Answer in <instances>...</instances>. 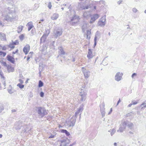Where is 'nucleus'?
<instances>
[{"mask_svg": "<svg viewBox=\"0 0 146 146\" xmlns=\"http://www.w3.org/2000/svg\"><path fill=\"white\" fill-rule=\"evenodd\" d=\"M37 112L39 118H42L48 113L47 111L44 108L40 107L38 108Z\"/></svg>", "mask_w": 146, "mask_h": 146, "instance_id": "nucleus-1", "label": "nucleus"}, {"mask_svg": "<svg viewBox=\"0 0 146 146\" xmlns=\"http://www.w3.org/2000/svg\"><path fill=\"white\" fill-rule=\"evenodd\" d=\"M76 117L73 116L70 119L66 120L65 124L69 127H73L75 125Z\"/></svg>", "mask_w": 146, "mask_h": 146, "instance_id": "nucleus-2", "label": "nucleus"}, {"mask_svg": "<svg viewBox=\"0 0 146 146\" xmlns=\"http://www.w3.org/2000/svg\"><path fill=\"white\" fill-rule=\"evenodd\" d=\"M15 13H9L6 16H5L4 19L7 21H12L13 20L15 17L13 16V15H14Z\"/></svg>", "mask_w": 146, "mask_h": 146, "instance_id": "nucleus-3", "label": "nucleus"}, {"mask_svg": "<svg viewBox=\"0 0 146 146\" xmlns=\"http://www.w3.org/2000/svg\"><path fill=\"white\" fill-rule=\"evenodd\" d=\"M106 23V16H104L101 18L99 21L98 23V26L101 27H104Z\"/></svg>", "mask_w": 146, "mask_h": 146, "instance_id": "nucleus-4", "label": "nucleus"}, {"mask_svg": "<svg viewBox=\"0 0 146 146\" xmlns=\"http://www.w3.org/2000/svg\"><path fill=\"white\" fill-rule=\"evenodd\" d=\"M126 122L125 121H124L120 125V127L119 129L117 130L118 132H122L125 128V127L126 126Z\"/></svg>", "mask_w": 146, "mask_h": 146, "instance_id": "nucleus-5", "label": "nucleus"}, {"mask_svg": "<svg viewBox=\"0 0 146 146\" xmlns=\"http://www.w3.org/2000/svg\"><path fill=\"white\" fill-rule=\"evenodd\" d=\"M22 126L21 122L19 121L16 122L13 127V129L16 130H19L20 129Z\"/></svg>", "mask_w": 146, "mask_h": 146, "instance_id": "nucleus-6", "label": "nucleus"}, {"mask_svg": "<svg viewBox=\"0 0 146 146\" xmlns=\"http://www.w3.org/2000/svg\"><path fill=\"white\" fill-rule=\"evenodd\" d=\"M87 92L86 91H84L83 92L80 93V96L81 97L80 98L81 101H84L85 100L86 98Z\"/></svg>", "mask_w": 146, "mask_h": 146, "instance_id": "nucleus-7", "label": "nucleus"}, {"mask_svg": "<svg viewBox=\"0 0 146 146\" xmlns=\"http://www.w3.org/2000/svg\"><path fill=\"white\" fill-rule=\"evenodd\" d=\"M123 75V74L122 73L119 72L117 73L115 76V80L117 81H120Z\"/></svg>", "mask_w": 146, "mask_h": 146, "instance_id": "nucleus-8", "label": "nucleus"}, {"mask_svg": "<svg viewBox=\"0 0 146 146\" xmlns=\"http://www.w3.org/2000/svg\"><path fill=\"white\" fill-rule=\"evenodd\" d=\"M82 71L83 73L85 78H88L90 76V72L88 70H86L84 67L82 68Z\"/></svg>", "mask_w": 146, "mask_h": 146, "instance_id": "nucleus-9", "label": "nucleus"}, {"mask_svg": "<svg viewBox=\"0 0 146 146\" xmlns=\"http://www.w3.org/2000/svg\"><path fill=\"white\" fill-rule=\"evenodd\" d=\"M62 33V30L60 29H57L55 30L54 32V36L56 38L61 36Z\"/></svg>", "mask_w": 146, "mask_h": 146, "instance_id": "nucleus-10", "label": "nucleus"}, {"mask_svg": "<svg viewBox=\"0 0 146 146\" xmlns=\"http://www.w3.org/2000/svg\"><path fill=\"white\" fill-rule=\"evenodd\" d=\"M67 139L64 138L60 141V146H66L68 143L67 141H68Z\"/></svg>", "mask_w": 146, "mask_h": 146, "instance_id": "nucleus-11", "label": "nucleus"}, {"mask_svg": "<svg viewBox=\"0 0 146 146\" xmlns=\"http://www.w3.org/2000/svg\"><path fill=\"white\" fill-rule=\"evenodd\" d=\"M30 49V47L29 45H26L23 48V51L25 54H27Z\"/></svg>", "mask_w": 146, "mask_h": 146, "instance_id": "nucleus-12", "label": "nucleus"}, {"mask_svg": "<svg viewBox=\"0 0 146 146\" xmlns=\"http://www.w3.org/2000/svg\"><path fill=\"white\" fill-rule=\"evenodd\" d=\"M0 40L2 41L6 40V35L4 33L0 32Z\"/></svg>", "mask_w": 146, "mask_h": 146, "instance_id": "nucleus-13", "label": "nucleus"}, {"mask_svg": "<svg viewBox=\"0 0 146 146\" xmlns=\"http://www.w3.org/2000/svg\"><path fill=\"white\" fill-rule=\"evenodd\" d=\"M7 60L13 64H14L15 62V59L12 56L8 55L7 56Z\"/></svg>", "mask_w": 146, "mask_h": 146, "instance_id": "nucleus-14", "label": "nucleus"}, {"mask_svg": "<svg viewBox=\"0 0 146 146\" xmlns=\"http://www.w3.org/2000/svg\"><path fill=\"white\" fill-rule=\"evenodd\" d=\"M87 56L89 59L92 58L93 56L91 50L90 49H89L88 50V54Z\"/></svg>", "mask_w": 146, "mask_h": 146, "instance_id": "nucleus-15", "label": "nucleus"}, {"mask_svg": "<svg viewBox=\"0 0 146 146\" xmlns=\"http://www.w3.org/2000/svg\"><path fill=\"white\" fill-rule=\"evenodd\" d=\"M83 106L82 105H81L80 106L79 108L78 109V110L77 111L75 112V115L74 117H77V115L80 113V112L82 111L83 110Z\"/></svg>", "mask_w": 146, "mask_h": 146, "instance_id": "nucleus-16", "label": "nucleus"}, {"mask_svg": "<svg viewBox=\"0 0 146 146\" xmlns=\"http://www.w3.org/2000/svg\"><path fill=\"white\" fill-rule=\"evenodd\" d=\"M126 122V125H127L128 127L131 129L133 127V125L132 123L129 122L128 121H125Z\"/></svg>", "mask_w": 146, "mask_h": 146, "instance_id": "nucleus-17", "label": "nucleus"}, {"mask_svg": "<svg viewBox=\"0 0 146 146\" xmlns=\"http://www.w3.org/2000/svg\"><path fill=\"white\" fill-rule=\"evenodd\" d=\"M140 107L141 108V110H143L146 108V100L142 103Z\"/></svg>", "mask_w": 146, "mask_h": 146, "instance_id": "nucleus-18", "label": "nucleus"}, {"mask_svg": "<svg viewBox=\"0 0 146 146\" xmlns=\"http://www.w3.org/2000/svg\"><path fill=\"white\" fill-rule=\"evenodd\" d=\"M27 25L28 26V30L29 31L33 27V26L32 22H29L27 23Z\"/></svg>", "mask_w": 146, "mask_h": 146, "instance_id": "nucleus-19", "label": "nucleus"}, {"mask_svg": "<svg viewBox=\"0 0 146 146\" xmlns=\"http://www.w3.org/2000/svg\"><path fill=\"white\" fill-rule=\"evenodd\" d=\"M7 67V68L8 71L9 72H13L14 70L13 68H12L11 65H8Z\"/></svg>", "mask_w": 146, "mask_h": 146, "instance_id": "nucleus-20", "label": "nucleus"}, {"mask_svg": "<svg viewBox=\"0 0 146 146\" xmlns=\"http://www.w3.org/2000/svg\"><path fill=\"white\" fill-rule=\"evenodd\" d=\"M58 17V14L57 13H54L51 17V18L52 20H56L57 19Z\"/></svg>", "mask_w": 146, "mask_h": 146, "instance_id": "nucleus-21", "label": "nucleus"}, {"mask_svg": "<svg viewBox=\"0 0 146 146\" xmlns=\"http://www.w3.org/2000/svg\"><path fill=\"white\" fill-rule=\"evenodd\" d=\"M61 132L62 133H65L67 136H69L70 135L69 132L65 129L61 130Z\"/></svg>", "mask_w": 146, "mask_h": 146, "instance_id": "nucleus-22", "label": "nucleus"}, {"mask_svg": "<svg viewBox=\"0 0 146 146\" xmlns=\"http://www.w3.org/2000/svg\"><path fill=\"white\" fill-rule=\"evenodd\" d=\"M78 17L76 15H74L73 17H72V18L71 19V21H72L74 20H76V21L75 22H74V23H77L78 21Z\"/></svg>", "mask_w": 146, "mask_h": 146, "instance_id": "nucleus-23", "label": "nucleus"}, {"mask_svg": "<svg viewBox=\"0 0 146 146\" xmlns=\"http://www.w3.org/2000/svg\"><path fill=\"white\" fill-rule=\"evenodd\" d=\"M78 8L79 9H83L84 6L82 3H79L78 6Z\"/></svg>", "mask_w": 146, "mask_h": 146, "instance_id": "nucleus-24", "label": "nucleus"}, {"mask_svg": "<svg viewBox=\"0 0 146 146\" xmlns=\"http://www.w3.org/2000/svg\"><path fill=\"white\" fill-rule=\"evenodd\" d=\"M87 27V25L86 23H84L82 27V29L83 32H84L85 31V30L86 29Z\"/></svg>", "mask_w": 146, "mask_h": 146, "instance_id": "nucleus-25", "label": "nucleus"}, {"mask_svg": "<svg viewBox=\"0 0 146 146\" xmlns=\"http://www.w3.org/2000/svg\"><path fill=\"white\" fill-rule=\"evenodd\" d=\"M101 112L102 117L104 116L105 114V108H104L102 109H101Z\"/></svg>", "mask_w": 146, "mask_h": 146, "instance_id": "nucleus-26", "label": "nucleus"}, {"mask_svg": "<svg viewBox=\"0 0 146 146\" xmlns=\"http://www.w3.org/2000/svg\"><path fill=\"white\" fill-rule=\"evenodd\" d=\"M108 131L111 132V136H112L115 133V129H110Z\"/></svg>", "mask_w": 146, "mask_h": 146, "instance_id": "nucleus-27", "label": "nucleus"}, {"mask_svg": "<svg viewBox=\"0 0 146 146\" xmlns=\"http://www.w3.org/2000/svg\"><path fill=\"white\" fill-rule=\"evenodd\" d=\"M59 49L60 50V53L61 54H65V52L62 47H59Z\"/></svg>", "mask_w": 146, "mask_h": 146, "instance_id": "nucleus-28", "label": "nucleus"}, {"mask_svg": "<svg viewBox=\"0 0 146 146\" xmlns=\"http://www.w3.org/2000/svg\"><path fill=\"white\" fill-rule=\"evenodd\" d=\"M99 17V15L98 14H96L93 15V16L92 17L94 19L96 20V19H97Z\"/></svg>", "mask_w": 146, "mask_h": 146, "instance_id": "nucleus-29", "label": "nucleus"}, {"mask_svg": "<svg viewBox=\"0 0 146 146\" xmlns=\"http://www.w3.org/2000/svg\"><path fill=\"white\" fill-rule=\"evenodd\" d=\"M43 85V82L41 80H40L39 82L38 86L39 87H41Z\"/></svg>", "mask_w": 146, "mask_h": 146, "instance_id": "nucleus-30", "label": "nucleus"}, {"mask_svg": "<svg viewBox=\"0 0 146 146\" xmlns=\"http://www.w3.org/2000/svg\"><path fill=\"white\" fill-rule=\"evenodd\" d=\"M17 86H18L21 89H22L24 88V85H23L21 84L20 83H19L17 84Z\"/></svg>", "mask_w": 146, "mask_h": 146, "instance_id": "nucleus-31", "label": "nucleus"}, {"mask_svg": "<svg viewBox=\"0 0 146 146\" xmlns=\"http://www.w3.org/2000/svg\"><path fill=\"white\" fill-rule=\"evenodd\" d=\"M23 27L22 26H19L18 28V30H19V31H18V33H19V32H21L22 30L23 29Z\"/></svg>", "mask_w": 146, "mask_h": 146, "instance_id": "nucleus-32", "label": "nucleus"}, {"mask_svg": "<svg viewBox=\"0 0 146 146\" xmlns=\"http://www.w3.org/2000/svg\"><path fill=\"white\" fill-rule=\"evenodd\" d=\"M29 127L27 125H25L24 127V130H23V131H24V132H25L27 130H28V129Z\"/></svg>", "mask_w": 146, "mask_h": 146, "instance_id": "nucleus-33", "label": "nucleus"}, {"mask_svg": "<svg viewBox=\"0 0 146 146\" xmlns=\"http://www.w3.org/2000/svg\"><path fill=\"white\" fill-rule=\"evenodd\" d=\"M46 36L45 34H44L41 38L43 40V42H44L45 39L46 38Z\"/></svg>", "mask_w": 146, "mask_h": 146, "instance_id": "nucleus-34", "label": "nucleus"}, {"mask_svg": "<svg viewBox=\"0 0 146 146\" xmlns=\"http://www.w3.org/2000/svg\"><path fill=\"white\" fill-rule=\"evenodd\" d=\"M6 55V53L2 51H0V56L2 55L4 57Z\"/></svg>", "mask_w": 146, "mask_h": 146, "instance_id": "nucleus-35", "label": "nucleus"}, {"mask_svg": "<svg viewBox=\"0 0 146 146\" xmlns=\"http://www.w3.org/2000/svg\"><path fill=\"white\" fill-rule=\"evenodd\" d=\"M52 133H54V134L53 135H52L51 134V135L49 137V138H53L56 135V133L55 132H54V131H53Z\"/></svg>", "mask_w": 146, "mask_h": 146, "instance_id": "nucleus-36", "label": "nucleus"}, {"mask_svg": "<svg viewBox=\"0 0 146 146\" xmlns=\"http://www.w3.org/2000/svg\"><path fill=\"white\" fill-rule=\"evenodd\" d=\"M1 64L3 66H5L6 67H7L8 65L6 64V63L5 62L3 61L2 62Z\"/></svg>", "mask_w": 146, "mask_h": 146, "instance_id": "nucleus-37", "label": "nucleus"}, {"mask_svg": "<svg viewBox=\"0 0 146 146\" xmlns=\"http://www.w3.org/2000/svg\"><path fill=\"white\" fill-rule=\"evenodd\" d=\"M97 36H96V35L95 36V37L94 38V46H96V44H97L96 40L97 39Z\"/></svg>", "mask_w": 146, "mask_h": 146, "instance_id": "nucleus-38", "label": "nucleus"}, {"mask_svg": "<svg viewBox=\"0 0 146 146\" xmlns=\"http://www.w3.org/2000/svg\"><path fill=\"white\" fill-rule=\"evenodd\" d=\"M8 92L9 93V94H11L13 93V92L12 91V89H9L8 88Z\"/></svg>", "mask_w": 146, "mask_h": 146, "instance_id": "nucleus-39", "label": "nucleus"}, {"mask_svg": "<svg viewBox=\"0 0 146 146\" xmlns=\"http://www.w3.org/2000/svg\"><path fill=\"white\" fill-rule=\"evenodd\" d=\"M48 8L50 9H51V8L52 7V5H51V2H49L48 3Z\"/></svg>", "mask_w": 146, "mask_h": 146, "instance_id": "nucleus-40", "label": "nucleus"}, {"mask_svg": "<svg viewBox=\"0 0 146 146\" xmlns=\"http://www.w3.org/2000/svg\"><path fill=\"white\" fill-rule=\"evenodd\" d=\"M13 44L14 45L18 44L19 42L17 40H16L14 42H13Z\"/></svg>", "mask_w": 146, "mask_h": 146, "instance_id": "nucleus-41", "label": "nucleus"}, {"mask_svg": "<svg viewBox=\"0 0 146 146\" xmlns=\"http://www.w3.org/2000/svg\"><path fill=\"white\" fill-rule=\"evenodd\" d=\"M91 33V32L89 30H88L87 31V34H86V35H87V37L88 38V35H90Z\"/></svg>", "mask_w": 146, "mask_h": 146, "instance_id": "nucleus-42", "label": "nucleus"}, {"mask_svg": "<svg viewBox=\"0 0 146 146\" xmlns=\"http://www.w3.org/2000/svg\"><path fill=\"white\" fill-rule=\"evenodd\" d=\"M35 33V30H33L32 29L31 31V35L33 36L34 34V33Z\"/></svg>", "mask_w": 146, "mask_h": 146, "instance_id": "nucleus-43", "label": "nucleus"}, {"mask_svg": "<svg viewBox=\"0 0 146 146\" xmlns=\"http://www.w3.org/2000/svg\"><path fill=\"white\" fill-rule=\"evenodd\" d=\"M4 109V108L3 106L1 105L0 106V113L2 112Z\"/></svg>", "mask_w": 146, "mask_h": 146, "instance_id": "nucleus-44", "label": "nucleus"}, {"mask_svg": "<svg viewBox=\"0 0 146 146\" xmlns=\"http://www.w3.org/2000/svg\"><path fill=\"white\" fill-rule=\"evenodd\" d=\"M99 3L100 4H103L104 5L105 2L104 1L101 0L99 2Z\"/></svg>", "mask_w": 146, "mask_h": 146, "instance_id": "nucleus-45", "label": "nucleus"}, {"mask_svg": "<svg viewBox=\"0 0 146 146\" xmlns=\"http://www.w3.org/2000/svg\"><path fill=\"white\" fill-rule=\"evenodd\" d=\"M95 21V20L92 17L91 18V20H90V23H92L93 22H94Z\"/></svg>", "mask_w": 146, "mask_h": 146, "instance_id": "nucleus-46", "label": "nucleus"}, {"mask_svg": "<svg viewBox=\"0 0 146 146\" xmlns=\"http://www.w3.org/2000/svg\"><path fill=\"white\" fill-rule=\"evenodd\" d=\"M133 11L135 13H136L137 11V10L135 8H134L132 9Z\"/></svg>", "mask_w": 146, "mask_h": 146, "instance_id": "nucleus-47", "label": "nucleus"}, {"mask_svg": "<svg viewBox=\"0 0 146 146\" xmlns=\"http://www.w3.org/2000/svg\"><path fill=\"white\" fill-rule=\"evenodd\" d=\"M90 5H87L86 6H84V9H88L90 7Z\"/></svg>", "mask_w": 146, "mask_h": 146, "instance_id": "nucleus-48", "label": "nucleus"}, {"mask_svg": "<svg viewBox=\"0 0 146 146\" xmlns=\"http://www.w3.org/2000/svg\"><path fill=\"white\" fill-rule=\"evenodd\" d=\"M2 78H3L4 79V81L3 82V85H4V87L6 86V83L5 82V81L4 80V77L3 76H2Z\"/></svg>", "mask_w": 146, "mask_h": 146, "instance_id": "nucleus-49", "label": "nucleus"}, {"mask_svg": "<svg viewBox=\"0 0 146 146\" xmlns=\"http://www.w3.org/2000/svg\"><path fill=\"white\" fill-rule=\"evenodd\" d=\"M40 96L41 97H43L44 96V93L42 92H41L40 93Z\"/></svg>", "mask_w": 146, "mask_h": 146, "instance_id": "nucleus-50", "label": "nucleus"}, {"mask_svg": "<svg viewBox=\"0 0 146 146\" xmlns=\"http://www.w3.org/2000/svg\"><path fill=\"white\" fill-rule=\"evenodd\" d=\"M19 37L21 40H22L24 38V36L23 35H21L19 36Z\"/></svg>", "mask_w": 146, "mask_h": 146, "instance_id": "nucleus-51", "label": "nucleus"}, {"mask_svg": "<svg viewBox=\"0 0 146 146\" xmlns=\"http://www.w3.org/2000/svg\"><path fill=\"white\" fill-rule=\"evenodd\" d=\"M131 103L133 105H136L138 103L137 102L134 101H132Z\"/></svg>", "mask_w": 146, "mask_h": 146, "instance_id": "nucleus-52", "label": "nucleus"}, {"mask_svg": "<svg viewBox=\"0 0 146 146\" xmlns=\"http://www.w3.org/2000/svg\"><path fill=\"white\" fill-rule=\"evenodd\" d=\"M137 75V74L135 73H134L133 74H132V75L131 76L132 78H133L134 77L136 76Z\"/></svg>", "mask_w": 146, "mask_h": 146, "instance_id": "nucleus-53", "label": "nucleus"}, {"mask_svg": "<svg viewBox=\"0 0 146 146\" xmlns=\"http://www.w3.org/2000/svg\"><path fill=\"white\" fill-rule=\"evenodd\" d=\"M46 32V34H47V36L50 33V30H45Z\"/></svg>", "mask_w": 146, "mask_h": 146, "instance_id": "nucleus-54", "label": "nucleus"}, {"mask_svg": "<svg viewBox=\"0 0 146 146\" xmlns=\"http://www.w3.org/2000/svg\"><path fill=\"white\" fill-rule=\"evenodd\" d=\"M13 44L10 45V47L12 48H13L15 47L14 46Z\"/></svg>", "mask_w": 146, "mask_h": 146, "instance_id": "nucleus-55", "label": "nucleus"}, {"mask_svg": "<svg viewBox=\"0 0 146 146\" xmlns=\"http://www.w3.org/2000/svg\"><path fill=\"white\" fill-rule=\"evenodd\" d=\"M33 53V52H30L29 54V56H30V57H32V55Z\"/></svg>", "mask_w": 146, "mask_h": 146, "instance_id": "nucleus-56", "label": "nucleus"}, {"mask_svg": "<svg viewBox=\"0 0 146 146\" xmlns=\"http://www.w3.org/2000/svg\"><path fill=\"white\" fill-rule=\"evenodd\" d=\"M19 81L21 83V84L23 83V81L21 79H19Z\"/></svg>", "mask_w": 146, "mask_h": 146, "instance_id": "nucleus-57", "label": "nucleus"}, {"mask_svg": "<svg viewBox=\"0 0 146 146\" xmlns=\"http://www.w3.org/2000/svg\"><path fill=\"white\" fill-rule=\"evenodd\" d=\"M112 108H111L110 109V111L108 113V114H110L112 112Z\"/></svg>", "mask_w": 146, "mask_h": 146, "instance_id": "nucleus-58", "label": "nucleus"}, {"mask_svg": "<svg viewBox=\"0 0 146 146\" xmlns=\"http://www.w3.org/2000/svg\"><path fill=\"white\" fill-rule=\"evenodd\" d=\"M18 51V49H17L15 52H13V54H15Z\"/></svg>", "mask_w": 146, "mask_h": 146, "instance_id": "nucleus-59", "label": "nucleus"}, {"mask_svg": "<svg viewBox=\"0 0 146 146\" xmlns=\"http://www.w3.org/2000/svg\"><path fill=\"white\" fill-rule=\"evenodd\" d=\"M76 144V143L75 142H74L72 144H70V146H72L73 145Z\"/></svg>", "mask_w": 146, "mask_h": 146, "instance_id": "nucleus-60", "label": "nucleus"}, {"mask_svg": "<svg viewBox=\"0 0 146 146\" xmlns=\"http://www.w3.org/2000/svg\"><path fill=\"white\" fill-rule=\"evenodd\" d=\"M120 102H121L120 99H119L117 102V106Z\"/></svg>", "mask_w": 146, "mask_h": 146, "instance_id": "nucleus-61", "label": "nucleus"}, {"mask_svg": "<svg viewBox=\"0 0 146 146\" xmlns=\"http://www.w3.org/2000/svg\"><path fill=\"white\" fill-rule=\"evenodd\" d=\"M42 39L41 38H40V43L41 44L42 42H43V41H42Z\"/></svg>", "mask_w": 146, "mask_h": 146, "instance_id": "nucleus-62", "label": "nucleus"}, {"mask_svg": "<svg viewBox=\"0 0 146 146\" xmlns=\"http://www.w3.org/2000/svg\"><path fill=\"white\" fill-rule=\"evenodd\" d=\"M31 57H30V56L28 55L27 57V60L28 61Z\"/></svg>", "mask_w": 146, "mask_h": 146, "instance_id": "nucleus-63", "label": "nucleus"}, {"mask_svg": "<svg viewBox=\"0 0 146 146\" xmlns=\"http://www.w3.org/2000/svg\"><path fill=\"white\" fill-rule=\"evenodd\" d=\"M122 2V1L119 0V1L117 2V3L119 5Z\"/></svg>", "mask_w": 146, "mask_h": 146, "instance_id": "nucleus-64", "label": "nucleus"}]
</instances>
